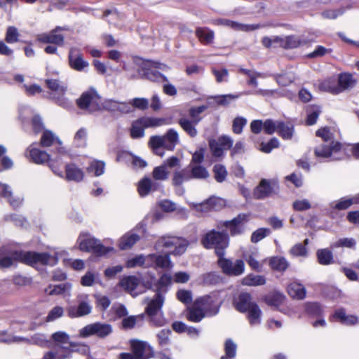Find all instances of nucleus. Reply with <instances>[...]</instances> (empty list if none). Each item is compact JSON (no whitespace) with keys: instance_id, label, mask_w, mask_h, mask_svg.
<instances>
[{"instance_id":"f257e3e1","label":"nucleus","mask_w":359,"mask_h":359,"mask_svg":"<svg viewBox=\"0 0 359 359\" xmlns=\"http://www.w3.org/2000/svg\"><path fill=\"white\" fill-rule=\"evenodd\" d=\"M14 261L35 266L37 265H55L57 259L47 252H36L32 251L10 250L8 248H0V268L11 266Z\"/></svg>"},{"instance_id":"f03ea898","label":"nucleus","mask_w":359,"mask_h":359,"mask_svg":"<svg viewBox=\"0 0 359 359\" xmlns=\"http://www.w3.org/2000/svg\"><path fill=\"white\" fill-rule=\"evenodd\" d=\"M189 245V241L182 237L163 236L156 243V248H171L173 250L164 255L150 254L147 256L148 264L154 268L167 269L172 266L170 255L180 256L184 254Z\"/></svg>"},{"instance_id":"7ed1b4c3","label":"nucleus","mask_w":359,"mask_h":359,"mask_svg":"<svg viewBox=\"0 0 359 359\" xmlns=\"http://www.w3.org/2000/svg\"><path fill=\"white\" fill-rule=\"evenodd\" d=\"M165 302L163 294H155L152 299H147V305L144 309V318L151 327H160L167 324V320L162 311Z\"/></svg>"},{"instance_id":"20e7f679","label":"nucleus","mask_w":359,"mask_h":359,"mask_svg":"<svg viewBox=\"0 0 359 359\" xmlns=\"http://www.w3.org/2000/svg\"><path fill=\"white\" fill-rule=\"evenodd\" d=\"M201 243L205 249L214 248L215 255L218 257H223L229 244V236L225 231H219L212 229L202 236Z\"/></svg>"},{"instance_id":"39448f33","label":"nucleus","mask_w":359,"mask_h":359,"mask_svg":"<svg viewBox=\"0 0 359 359\" xmlns=\"http://www.w3.org/2000/svg\"><path fill=\"white\" fill-rule=\"evenodd\" d=\"M129 344L132 353H121L118 359H150L155 357L154 348L147 341L133 339Z\"/></svg>"},{"instance_id":"423d86ee","label":"nucleus","mask_w":359,"mask_h":359,"mask_svg":"<svg viewBox=\"0 0 359 359\" xmlns=\"http://www.w3.org/2000/svg\"><path fill=\"white\" fill-rule=\"evenodd\" d=\"M160 63L147 61L143 62L137 69V75H128L129 79H142L152 82L167 81L166 76L162 74L158 69H161Z\"/></svg>"},{"instance_id":"0eeeda50","label":"nucleus","mask_w":359,"mask_h":359,"mask_svg":"<svg viewBox=\"0 0 359 359\" xmlns=\"http://www.w3.org/2000/svg\"><path fill=\"white\" fill-rule=\"evenodd\" d=\"M76 243L79 244L80 250L92 252L100 257L106 255L112 250L111 248L105 247L99 240L91 237L87 233H81Z\"/></svg>"},{"instance_id":"6e6552de","label":"nucleus","mask_w":359,"mask_h":359,"mask_svg":"<svg viewBox=\"0 0 359 359\" xmlns=\"http://www.w3.org/2000/svg\"><path fill=\"white\" fill-rule=\"evenodd\" d=\"M76 104L81 109L93 113L102 109V97L94 88H90L81 94Z\"/></svg>"},{"instance_id":"1a4fd4ad","label":"nucleus","mask_w":359,"mask_h":359,"mask_svg":"<svg viewBox=\"0 0 359 359\" xmlns=\"http://www.w3.org/2000/svg\"><path fill=\"white\" fill-rule=\"evenodd\" d=\"M280 186L276 179H262L252 192L253 198L256 200H264L266 198L277 195Z\"/></svg>"},{"instance_id":"9d476101","label":"nucleus","mask_w":359,"mask_h":359,"mask_svg":"<svg viewBox=\"0 0 359 359\" xmlns=\"http://www.w3.org/2000/svg\"><path fill=\"white\" fill-rule=\"evenodd\" d=\"M113 332L112 326L106 323L96 322L88 324L79 330V336L87 338L95 336L99 339H105Z\"/></svg>"},{"instance_id":"9b49d317","label":"nucleus","mask_w":359,"mask_h":359,"mask_svg":"<svg viewBox=\"0 0 359 359\" xmlns=\"http://www.w3.org/2000/svg\"><path fill=\"white\" fill-rule=\"evenodd\" d=\"M249 220V215L246 213H240L236 217L231 220L220 221L217 224V229L222 227L228 228L230 235L236 236L243 234L245 231V224Z\"/></svg>"},{"instance_id":"f8f14e48","label":"nucleus","mask_w":359,"mask_h":359,"mask_svg":"<svg viewBox=\"0 0 359 359\" xmlns=\"http://www.w3.org/2000/svg\"><path fill=\"white\" fill-rule=\"evenodd\" d=\"M217 265L222 273L229 276H238L245 271V263L240 259L233 262L231 259L225 258L224 256L219 257Z\"/></svg>"},{"instance_id":"ddd939ff","label":"nucleus","mask_w":359,"mask_h":359,"mask_svg":"<svg viewBox=\"0 0 359 359\" xmlns=\"http://www.w3.org/2000/svg\"><path fill=\"white\" fill-rule=\"evenodd\" d=\"M77 306H69L67 307V316L70 318H77L90 314L92 306L88 299V295H79L77 297Z\"/></svg>"},{"instance_id":"4468645a","label":"nucleus","mask_w":359,"mask_h":359,"mask_svg":"<svg viewBox=\"0 0 359 359\" xmlns=\"http://www.w3.org/2000/svg\"><path fill=\"white\" fill-rule=\"evenodd\" d=\"M180 159L177 156L167 158L162 165L156 166L152 171V177L155 180L164 181L168 178V168H180Z\"/></svg>"},{"instance_id":"2eb2a0df","label":"nucleus","mask_w":359,"mask_h":359,"mask_svg":"<svg viewBox=\"0 0 359 359\" xmlns=\"http://www.w3.org/2000/svg\"><path fill=\"white\" fill-rule=\"evenodd\" d=\"M196 304L200 305L205 315L213 316L219 313L221 302L215 297L205 295L196 299Z\"/></svg>"},{"instance_id":"dca6fc26","label":"nucleus","mask_w":359,"mask_h":359,"mask_svg":"<svg viewBox=\"0 0 359 359\" xmlns=\"http://www.w3.org/2000/svg\"><path fill=\"white\" fill-rule=\"evenodd\" d=\"M342 144L339 142H322L314 148V155L318 158L332 157L333 154L341 151Z\"/></svg>"},{"instance_id":"f3484780","label":"nucleus","mask_w":359,"mask_h":359,"mask_svg":"<svg viewBox=\"0 0 359 359\" xmlns=\"http://www.w3.org/2000/svg\"><path fill=\"white\" fill-rule=\"evenodd\" d=\"M68 62L69 67L77 72H84L89 66L88 62L83 59L80 49L75 47L69 50Z\"/></svg>"},{"instance_id":"a211bd4d","label":"nucleus","mask_w":359,"mask_h":359,"mask_svg":"<svg viewBox=\"0 0 359 359\" xmlns=\"http://www.w3.org/2000/svg\"><path fill=\"white\" fill-rule=\"evenodd\" d=\"M210 23L214 25L224 26L230 27L236 31L249 32L258 29L260 26L259 25H246L239 23L236 21H232L225 18H217L211 20Z\"/></svg>"},{"instance_id":"6ab92c4d","label":"nucleus","mask_w":359,"mask_h":359,"mask_svg":"<svg viewBox=\"0 0 359 359\" xmlns=\"http://www.w3.org/2000/svg\"><path fill=\"white\" fill-rule=\"evenodd\" d=\"M36 143H32L29 146L26 150V156L36 164H43L50 161V154L47 152L42 151L35 146Z\"/></svg>"},{"instance_id":"aec40b11","label":"nucleus","mask_w":359,"mask_h":359,"mask_svg":"<svg viewBox=\"0 0 359 359\" xmlns=\"http://www.w3.org/2000/svg\"><path fill=\"white\" fill-rule=\"evenodd\" d=\"M252 295L248 292H241L236 299L233 300V305L235 309L241 312H247L252 305L256 304L252 302Z\"/></svg>"},{"instance_id":"412c9836","label":"nucleus","mask_w":359,"mask_h":359,"mask_svg":"<svg viewBox=\"0 0 359 359\" xmlns=\"http://www.w3.org/2000/svg\"><path fill=\"white\" fill-rule=\"evenodd\" d=\"M36 39L42 43L53 44L62 47L65 44V36L61 34H56L52 30L47 33L37 35Z\"/></svg>"},{"instance_id":"4be33fe9","label":"nucleus","mask_w":359,"mask_h":359,"mask_svg":"<svg viewBox=\"0 0 359 359\" xmlns=\"http://www.w3.org/2000/svg\"><path fill=\"white\" fill-rule=\"evenodd\" d=\"M191 180V177L189 172V166H187L183 169L175 170L174 171L172 178V184L180 189L181 194L184 192V189L182 187V184L184 182L189 181Z\"/></svg>"},{"instance_id":"5701e85b","label":"nucleus","mask_w":359,"mask_h":359,"mask_svg":"<svg viewBox=\"0 0 359 359\" xmlns=\"http://www.w3.org/2000/svg\"><path fill=\"white\" fill-rule=\"evenodd\" d=\"M332 318L344 325H355L358 323V318L354 315H347L343 308L337 309Z\"/></svg>"},{"instance_id":"b1692460","label":"nucleus","mask_w":359,"mask_h":359,"mask_svg":"<svg viewBox=\"0 0 359 359\" xmlns=\"http://www.w3.org/2000/svg\"><path fill=\"white\" fill-rule=\"evenodd\" d=\"M287 292L292 299L298 300L304 299L306 294L305 287L296 281L292 282L287 285Z\"/></svg>"},{"instance_id":"393cba45","label":"nucleus","mask_w":359,"mask_h":359,"mask_svg":"<svg viewBox=\"0 0 359 359\" xmlns=\"http://www.w3.org/2000/svg\"><path fill=\"white\" fill-rule=\"evenodd\" d=\"M178 124L183 130L191 137H195L198 135V130L196 126L198 123V120H190L186 117L179 118Z\"/></svg>"},{"instance_id":"a878e982","label":"nucleus","mask_w":359,"mask_h":359,"mask_svg":"<svg viewBox=\"0 0 359 359\" xmlns=\"http://www.w3.org/2000/svg\"><path fill=\"white\" fill-rule=\"evenodd\" d=\"M66 178L69 181L81 182L84 177L83 171L74 163L67 164L65 166Z\"/></svg>"},{"instance_id":"bb28decb","label":"nucleus","mask_w":359,"mask_h":359,"mask_svg":"<svg viewBox=\"0 0 359 359\" xmlns=\"http://www.w3.org/2000/svg\"><path fill=\"white\" fill-rule=\"evenodd\" d=\"M337 81L340 93L346 90L353 88L356 84V79L349 73L339 74Z\"/></svg>"},{"instance_id":"cd10ccee","label":"nucleus","mask_w":359,"mask_h":359,"mask_svg":"<svg viewBox=\"0 0 359 359\" xmlns=\"http://www.w3.org/2000/svg\"><path fill=\"white\" fill-rule=\"evenodd\" d=\"M195 34L200 42L203 45H210L213 43L215 33L208 27H197Z\"/></svg>"},{"instance_id":"c85d7f7f","label":"nucleus","mask_w":359,"mask_h":359,"mask_svg":"<svg viewBox=\"0 0 359 359\" xmlns=\"http://www.w3.org/2000/svg\"><path fill=\"white\" fill-rule=\"evenodd\" d=\"M285 300V296L280 292L272 291L263 297V301L270 306L278 307Z\"/></svg>"},{"instance_id":"c756f323","label":"nucleus","mask_w":359,"mask_h":359,"mask_svg":"<svg viewBox=\"0 0 359 359\" xmlns=\"http://www.w3.org/2000/svg\"><path fill=\"white\" fill-rule=\"evenodd\" d=\"M172 276L168 273H163L159 278L156 279V288H154L155 294H163L166 293L168 287L171 284Z\"/></svg>"},{"instance_id":"7c9ffc66","label":"nucleus","mask_w":359,"mask_h":359,"mask_svg":"<svg viewBox=\"0 0 359 359\" xmlns=\"http://www.w3.org/2000/svg\"><path fill=\"white\" fill-rule=\"evenodd\" d=\"M269 266L273 270L283 273L288 269L290 263L284 257L276 256L269 259Z\"/></svg>"},{"instance_id":"2f4dec72","label":"nucleus","mask_w":359,"mask_h":359,"mask_svg":"<svg viewBox=\"0 0 359 359\" xmlns=\"http://www.w3.org/2000/svg\"><path fill=\"white\" fill-rule=\"evenodd\" d=\"M163 140L165 142V149L172 151L176 144L179 142V135L177 132L170 128L168 132L163 135Z\"/></svg>"},{"instance_id":"473e14b6","label":"nucleus","mask_w":359,"mask_h":359,"mask_svg":"<svg viewBox=\"0 0 359 359\" xmlns=\"http://www.w3.org/2000/svg\"><path fill=\"white\" fill-rule=\"evenodd\" d=\"M353 204H359V194H357L353 197L347 198L343 197L340 198L334 205H332L333 209L337 210H344L348 209Z\"/></svg>"},{"instance_id":"72a5a7b5","label":"nucleus","mask_w":359,"mask_h":359,"mask_svg":"<svg viewBox=\"0 0 359 359\" xmlns=\"http://www.w3.org/2000/svg\"><path fill=\"white\" fill-rule=\"evenodd\" d=\"M277 133L283 140H290L294 134V126L290 123L278 121Z\"/></svg>"},{"instance_id":"f704fd0d","label":"nucleus","mask_w":359,"mask_h":359,"mask_svg":"<svg viewBox=\"0 0 359 359\" xmlns=\"http://www.w3.org/2000/svg\"><path fill=\"white\" fill-rule=\"evenodd\" d=\"M72 288V285L69 283H63L58 285H50L45 289V292L48 295H59L65 294L69 292Z\"/></svg>"},{"instance_id":"c9c22d12","label":"nucleus","mask_w":359,"mask_h":359,"mask_svg":"<svg viewBox=\"0 0 359 359\" xmlns=\"http://www.w3.org/2000/svg\"><path fill=\"white\" fill-rule=\"evenodd\" d=\"M205 313L203 311V309H201L200 305H196L195 301L193 306L188 309L187 318L189 321L198 323L205 317Z\"/></svg>"},{"instance_id":"e433bc0d","label":"nucleus","mask_w":359,"mask_h":359,"mask_svg":"<svg viewBox=\"0 0 359 359\" xmlns=\"http://www.w3.org/2000/svg\"><path fill=\"white\" fill-rule=\"evenodd\" d=\"M140 237L137 233H127L121 237L119 241V248L121 250H128L131 248L139 240Z\"/></svg>"},{"instance_id":"4c0bfd02","label":"nucleus","mask_w":359,"mask_h":359,"mask_svg":"<svg viewBox=\"0 0 359 359\" xmlns=\"http://www.w3.org/2000/svg\"><path fill=\"white\" fill-rule=\"evenodd\" d=\"M319 88L321 90L328 92L334 95L340 93L338 81L334 78H329L320 83Z\"/></svg>"},{"instance_id":"58836bf2","label":"nucleus","mask_w":359,"mask_h":359,"mask_svg":"<svg viewBox=\"0 0 359 359\" xmlns=\"http://www.w3.org/2000/svg\"><path fill=\"white\" fill-rule=\"evenodd\" d=\"M145 128L146 127H144V125L143 124L142 117L139 118L132 123L130 131V137L133 139H139L143 137L144 135Z\"/></svg>"},{"instance_id":"ea45409f","label":"nucleus","mask_w":359,"mask_h":359,"mask_svg":"<svg viewBox=\"0 0 359 359\" xmlns=\"http://www.w3.org/2000/svg\"><path fill=\"white\" fill-rule=\"evenodd\" d=\"M144 320V314L130 316L124 318L122 320V326L124 329H133L136 325L142 326Z\"/></svg>"},{"instance_id":"a19ab883","label":"nucleus","mask_w":359,"mask_h":359,"mask_svg":"<svg viewBox=\"0 0 359 359\" xmlns=\"http://www.w3.org/2000/svg\"><path fill=\"white\" fill-rule=\"evenodd\" d=\"M266 283V278L264 276L250 273L242 280V284L247 286H259Z\"/></svg>"},{"instance_id":"79ce46f5","label":"nucleus","mask_w":359,"mask_h":359,"mask_svg":"<svg viewBox=\"0 0 359 359\" xmlns=\"http://www.w3.org/2000/svg\"><path fill=\"white\" fill-rule=\"evenodd\" d=\"M140 284V280L135 276H129L123 278L119 285L128 292L134 291Z\"/></svg>"},{"instance_id":"37998d69","label":"nucleus","mask_w":359,"mask_h":359,"mask_svg":"<svg viewBox=\"0 0 359 359\" xmlns=\"http://www.w3.org/2000/svg\"><path fill=\"white\" fill-rule=\"evenodd\" d=\"M316 256L318 262L321 265H329L334 263L333 254L327 248L318 250Z\"/></svg>"},{"instance_id":"c03bdc74","label":"nucleus","mask_w":359,"mask_h":359,"mask_svg":"<svg viewBox=\"0 0 359 359\" xmlns=\"http://www.w3.org/2000/svg\"><path fill=\"white\" fill-rule=\"evenodd\" d=\"M172 330L169 328L162 329L156 334L157 339L158 346L160 348H163L170 344V336Z\"/></svg>"},{"instance_id":"a18cd8bd","label":"nucleus","mask_w":359,"mask_h":359,"mask_svg":"<svg viewBox=\"0 0 359 359\" xmlns=\"http://www.w3.org/2000/svg\"><path fill=\"white\" fill-rule=\"evenodd\" d=\"M248 319L251 325H259L261 323L262 311L257 304H255L248 311Z\"/></svg>"},{"instance_id":"49530a36","label":"nucleus","mask_w":359,"mask_h":359,"mask_svg":"<svg viewBox=\"0 0 359 359\" xmlns=\"http://www.w3.org/2000/svg\"><path fill=\"white\" fill-rule=\"evenodd\" d=\"M57 142L58 144H62L61 141L55 136V135L50 130H44L41 137L40 144L43 147H48Z\"/></svg>"},{"instance_id":"de8ad7c7","label":"nucleus","mask_w":359,"mask_h":359,"mask_svg":"<svg viewBox=\"0 0 359 359\" xmlns=\"http://www.w3.org/2000/svg\"><path fill=\"white\" fill-rule=\"evenodd\" d=\"M189 166L191 180H204L209 177V172L205 167L202 165Z\"/></svg>"},{"instance_id":"09e8293b","label":"nucleus","mask_w":359,"mask_h":359,"mask_svg":"<svg viewBox=\"0 0 359 359\" xmlns=\"http://www.w3.org/2000/svg\"><path fill=\"white\" fill-rule=\"evenodd\" d=\"M306 313L313 318H318L322 316L323 309L321 306L316 302H307L304 305Z\"/></svg>"},{"instance_id":"8fccbe9b","label":"nucleus","mask_w":359,"mask_h":359,"mask_svg":"<svg viewBox=\"0 0 359 359\" xmlns=\"http://www.w3.org/2000/svg\"><path fill=\"white\" fill-rule=\"evenodd\" d=\"M143 124L146 128H155L168 124V119L165 118H155V117H142Z\"/></svg>"},{"instance_id":"3c124183","label":"nucleus","mask_w":359,"mask_h":359,"mask_svg":"<svg viewBox=\"0 0 359 359\" xmlns=\"http://www.w3.org/2000/svg\"><path fill=\"white\" fill-rule=\"evenodd\" d=\"M149 144L156 155L160 156H163V153H158V150H160L162 148L165 149V142L163 140V136H151L149 140Z\"/></svg>"},{"instance_id":"603ef678","label":"nucleus","mask_w":359,"mask_h":359,"mask_svg":"<svg viewBox=\"0 0 359 359\" xmlns=\"http://www.w3.org/2000/svg\"><path fill=\"white\" fill-rule=\"evenodd\" d=\"M212 172L214 173L215 179L217 182L222 183L225 181L227 176V170L224 165L222 164L215 165Z\"/></svg>"},{"instance_id":"864d4df0","label":"nucleus","mask_w":359,"mask_h":359,"mask_svg":"<svg viewBox=\"0 0 359 359\" xmlns=\"http://www.w3.org/2000/svg\"><path fill=\"white\" fill-rule=\"evenodd\" d=\"M222 278L215 271L205 273L203 276V281L206 285H216L221 283Z\"/></svg>"},{"instance_id":"5fc2aeb1","label":"nucleus","mask_w":359,"mask_h":359,"mask_svg":"<svg viewBox=\"0 0 359 359\" xmlns=\"http://www.w3.org/2000/svg\"><path fill=\"white\" fill-rule=\"evenodd\" d=\"M316 135L317 137H321L323 142H335L334 138V134L331 133L330 128L324 127L318 129L316 132Z\"/></svg>"},{"instance_id":"6e6d98bb","label":"nucleus","mask_w":359,"mask_h":359,"mask_svg":"<svg viewBox=\"0 0 359 359\" xmlns=\"http://www.w3.org/2000/svg\"><path fill=\"white\" fill-rule=\"evenodd\" d=\"M238 71L240 73L245 74L249 77V80L247 81L248 85L252 86L254 87H257L258 86L257 78L261 76L260 73L252 72L244 68H240Z\"/></svg>"},{"instance_id":"4d7b16f0","label":"nucleus","mask_w":359,"mask_h":359,"mask_svg":"<svg viewBox=\"0 0 359 359\" xmlns=\"http://www.w3.org/2000/svg\"><path fill=\"white\" fill-rule=\"evenodd\" d=\"M138 192L141 196H145L151 191V179L149 177H144L138 184Z\"/></svg>"},{"instance_id":"13d9d810","label":"nucleus","mask_w":359,"mask_h":359,"mask_svg":"<svg viewBox=\"0 0 359 359\" xmlns=\"http://www.w3.org/2000/svg\"><path fill=\"white\" fill-rule=\"evenodd\" d=\"M289 253L292 257H306L308 255V250L302 243H297L290 248Z\"/></svg>"},{"instance_id":"bf43d9fd","label":"nucleus","mask_w":359,"mask_h":359,"mask_svg":"<svg viewBox=\"0 0 359 359\" xmlns=\"http://www.w3.org/2000/svg\"><path fill=\"white\" fill-rule=\"evenodd\" d=\"M271 233V230L268 228H259L255 231L250 238V241L253 243H257Z\"/></svg>"},{"instance_id":"052dcab7","label":"nucleus","mask_w":359,"mask_h":359,"mask_svg":"<svg viewBox=\"0 0 359 359\" xmlns=\"http://www.w3.org/2000/svg\"><path fill=\"white\" fill-rule=\"evenodd\" d=\"M132 107L139 110H146L149 108V102L144 97H135L130 100Z\"/></svg>"},{"instance_id":"680f3d73","label":"nucleus","mask_w":359,"mask_h":359,"mask_svg":"<svg viewBox=\"0 0 359 359\" xmlns=\"http://www.w3.org/2000/svg\"><path fill=\"white\" fill-rule=\"evenodd\" d=\"M69 345L72 353H78L83 355H88L90 353V347L87 344L71 341Z\"/></svg>"},{"instance_id":"e2e57ef3","label":"nucleus","mask_w":359,"mask_h":359,"mask_svg":"<svg viewBox=\"0 0 359 359\" xmlns=\"http://www.w3.org/2000/svg\"><path fill=\"white\" fill-rule=\"evenodd\" d=\"M20 34L15 27L10 26L7 28L5 41L8 43H14L18 41Z\"/></svg>"},{"instance_id":"0e129e2a","label":"nucleus","mask_w":359,"mask_h":359,"mask_svg":"<svg viewBox=\"0 0 359 359\" xmlns=\"http://www.w3.org/2000/svg\"><path fill=\"white\" fill-rule=\"evenodd\" d=\"M300 40L294 36H288L284 38L283 41L282 48L285 49H292L297 48L300 46Z\"/></svg>"},{"instance_id":"69168bd1","label":"nucleus","mask_w":359,"mask_h":359,"mask_svg":"<svg viewBox=\"0 0 359 359\" xmlns=\"http://www.w3.org/2000/svg\"><path fill=\"white\" fill-rule=\"evenodd\" d=\"M177 299L184 304L192 302V292L187 290H179L176 293Z\"/></svg>"},{"instance_id":"338daca9","label":"nucleus","mask_w":359,"mask_h":359,"mask_svg":"<svg viewBox=\"0 0 359 359\" xmlns=\"http://www.w3.org/2000/svg\"><path fill=\"white\" fill-rule=\"evenodd\" d=\"M95 298L97 307L102 311H106L111 304L110 299L107 296L95 294Z\"/></svg>"},{"instance_id":"774afa93","label":"nucleus","mask_w":359,"mask_h":359,"mask_svg":"<svg viewBox=\"0 0 359 359\" xmlns=\"http://www.w3.org/2000/svg\"><path fill=\"white\" fill-rule=\"evenodd\" d=\"M105 164L103 161H94L88 168L89 172H93L96 176H100L104 173Z\"/></svg>"}]
</instances>
